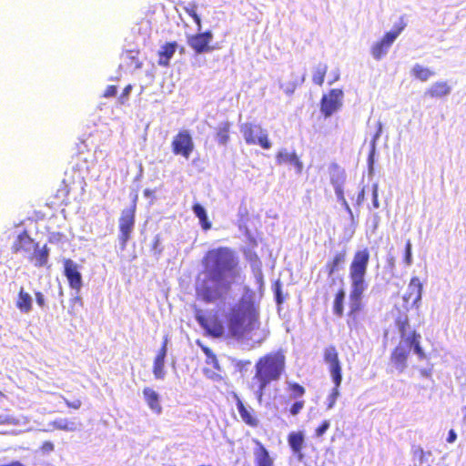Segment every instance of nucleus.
Listing matches in <instances>:
<instances>
[{
  "label": "nucleus",
  "instance_id": "36",
  "mask_svg": "<svg viewBox=\"0 0 466 466\" xmlns=\"http://www.w3.org/2000/svg\"><path fill=\"white\" fill-rule=\"evenodd\" d=\"M197 344L201 348L203 352L206 354L207 362L208 364H212L215 369L219 370L218 360L216 358V355L212 352V350L207 346H205L200 340H198Z\"/></svg>",
  "mask_w": 466,
  "mask_h": 466
},
{
  "label": "nucleus",
  "instance_id": "52",
  "mask_svg": "<svg viewBox=\"0 0 466 466\" xmlns=\"http://www.w3.org/2000/svg\"><path fill=\"white\" fill-rule=\"evenodd\" d=\"M456 440H457L456 432L454 431V430H450L448 438H447V442L453 443Z\"/></svg>",
  "mask_w": 466,
  "mask_h": 466
},
{
  "label": "nucleus",
  "instance_id": "56",
  "mask_svg": "<svg viewBox=\"0 0 466 466\" xmlns=\"http://www.w3.org/2000/svg\"><path fill=\"white\" fill-rule=\"evenodd\" d=\"M36 295V301L38 303L39 306H43L44 305V299H43V296L41 293H35Z\"/></svg>",
  "mask_w": 466,
  "mask_h": 466
},
{
  "label": "nucleus",
  "instance_id": "10",
  "mask_svg": "<svg viewBox=\"0 0 466 466\" xmlns=\"http://www.w3.org/2000/svg\"><path fill=\"white\" fill-rule=\"evenodd\" d=\"M194 148V141L189 131L182 129L174 136L171 142V149L175 156H181L188 159Z\"/></svg>",
  "mask_w": 466,
  "mask_h": 466
},
{
  "label": "nucleus",
  "instance_id": "14",
  "mask_svg": "<svg viewBox=\"0 0 466 466\" xmlns=\"http://www.w3.org/2000/svg\"><path fill=\"white\" fill-rule=\"evenodd\" d=\"M65 275L71 289L79 290L82 287V278L76 264L71 259L65 261Z\"/></svg>",
  "mask_w": 466,
  "mask_h": 466
},
{
  "label": "nucleus",
  "instance_id": "26",
  "mask_svg": "<svg viewBox=\"0 0 466 466\" xmlns=\"http://www.w3.org/2000/svg\"><path fill=\"white\" fill-rule=\"evenodd\" d=\"M53 427L57 430L74 432L81 429V423L76 420H70L66 418L55 420L52 423Z\"/></svg>",
  "mask_w": 466,
  "mask_h": 466
},
{
  "label": "nucleus",
  "instance_id": "15",
  "mask_svg": "<svg viewBox=\"0 0 466 466\" xmlns=\"http://www.w3.org/2000/svg\"><path fill=\"white\" fill-rule=\"evenodd\" d=\"M348 255L346 248L336 252L334 256L329 258L325 265V271L329 277H331L335 272L343 268Z\"/></svg>",
  "mask_w": 466,
  "mask_h": 466
},
{
  "label": "nucleus",
  "instance_id": "3",
  "mask_svg": "<svg viewBox=\"0 0 466 466\" xmlns=\"http://www.w3.org/2000/svg\"><path fill=\"white\" fill-rule=\"evenodd\" d=\"M284 367L285 357L279 352L268 354L257 362L256 373L249 383V389L259 403L262 402L267 385L279 379Z\"/></svg>",
  "mask_w": 466,
  "mask_h": 466
},
{
  "label": "nucleus",
  "instance_id": "50",
  "mask_svg": "<svg viewBox=\"0 0 466 466\" xmlns=\"http://www.w3.org/2000/svg\"><path fill=\"white\" fill-rule=\"evenodd\" d=\"M64 400L66 403L67 407L75 409V410H78L81 407V405H82V402H81L80 400H76L74 401H69V400L64 399Z\"/></svg>",
  "mask_w": 466,
  "mask_h": 466
},
{
  "label": "nucleus",
  "instance_id": "42",
  "mask_svg": "<svg viewBox=\"0 0 466 466\" xmlns=\"http://www.w3.org/2000/svg\"><path fill=\"white\" fill-rule=\"evenodd\" d=\"M409 288L410 291H421L423 283L418 277H413L410 282Z\"/></svg>",
  "mask_w": 466,
  "mask_h": 466
},
{
  "label": "nucleus",
  "instance_id": "9",
  "mask_svg": "<svg viewBox=\"0 0 466 466\" xmlns=\"http://www.w3.org/2000/svg\"><path fill=\"white\" fill-rule=\"evenodd\" d=\"M406 323V319L403 322L399 321V327L401 332L402 339L391 355V361L400 372H402L407 367V359L410 351V335L405 338L404 324Z\"/></svg>",
  "mask_w": 466,
  "mask_h": 466
},
{
  "label": "nucleus",
  "instance_id": "39",
  "mask_svg": "<svg viewBox=\"0 0 466 466\" xmlns=\"http://www.w3.org/2000/svg\"><path fill=\"white\" fill-rule=\"evenodd\" d=\"M289 390H290V398L291 399H298L299 397H302L305 393V389L300 386L298 383H291L289 382Z\"/></svg>",
  "mask_w": 466,
  "mask_h": 466
},
{
  "label": "nucleus",
  "instance_id": "19",
  "mask_svg": "<svg viewBox=\"0 0 466 466\" xmlns=\"http://www.w3.org/2000/svg\"><path fill=\"white\" fill-rule=\"evenodd\" d=\"M244 254L245 258L249 262L255 274L258 289H261L263 288V277L261 272L262 262L255 251L246 250Z\"/></svg>",
  "mask_w": 466,
  "mask_h": 466
},
{
  "label": "nucleus",
  "instance_id": "43",
  "mask_svg": "<svg viewBox=\"0 0 466 466\" xmlns=\"http://www.w3.org/2000/svg\"><path fill=\"white\" fill-rule=\"evenodd\" d=\"M420 295L421 293H408V297L404 296L403 299L405 301H408V303L411 301V306H415L416 308H418V303L421 299Z\"/></svg>",
  "mask_w": 466,
  "mask_h": 466
},
{
  "label": "nucleus",
  "instance_id": "35",
  "mask_svg": "<svg viewBox=\"0 0 466 466\" xmlns=\"http://www.w3.org/2000/svg\"><path fill=\"white\" fill-rule=\"evenodd\" d=\"M33 298L29 293H19L16 300L17 308L24 312H28L31 309Z\"/></svg>",
  "mask_w": 466,
  "mask_h": 466
},
{
  "label": "nucleus",
  "instance_id": "53",
  "mask_svg": "<svg viewBox=\"0 0 466 466\" xmlns=\"http://www.w3.org/2000/svg\"><path fill=\"white\" fill-rule=\"evenodd\" d=\"M373 206L374 208H379L377 185L373 186Z\"/></svg>",
  "mask_w": 466,
  "mask_h": 466
},
{
  "label": "nucleus",
  "instance_id": "8",
  "mask_svg": "<svg viewBox=\"0 0 466 466\" xmlns=\"http://www.w3.org/2000/svg\"><path fill=\"white\" fill-rule=\"evenodd\" d=\"M240 132L248 145H259L263 149H269L271 147L268 133L261 126L244 123L240 127Z\"/></svg>",
  "mask_w": 466,
  "mask_h": 466
},
{
  "label": "nucleus",
  "instance_id": "49",
  "mask_svg": "<svg viewBox=\"0 0 466 466\" xmlns=\"http://www.w3.org/2000/svg\"><path fill=\"white\" fill-rule=\"evenodd\" d=\"M419 372L421 377L423 378H431L432 374V365H431L428 368H421L419 369Z\"/></svg>",
  "mask_w": 466,
  "mask_h": 466
},
{
  "label": "nucleus",
  "instance_id": "32",
  "mask_svg": "<svg viewBox=\"0 0 466 466\" xmlns=\"http://www.w3.org/2000/svg\"><path fill=\"white\" fill-rule=\"evenodd\" d=\"M412 76L420 80V81H427L430 77L434 76V72L431 69L422 66L421 65L416 64L412 69H411Z\"/></svg>",
  "mask_w": 466,
  "mask_h": 466
},
{
  "label": "nucleus",
  "instance_id": "12",
  "mask_svg": "<svg viewBox=\"0 0 466 466\" xmlns=\"http://www.w3.org/2000/svg\"><path fill=\"white\" fill-rule=\"evenodd\" d=\"M324 360L328 365L334 385L339 387L342 381L341 364L339 360L338 351L334 346H329L325 349Z\"/></svg>",
  "mask_w": 466,
  "mask_h": 466
},
{
  "label": "nucleus",
  "instance_id": "33",
  "mask_svg": "<svg viewBox=\"0 0 466 466\" xmlns=\"http://www.w3.org/2000/svg\"><path fill=\"white\" fill-rule=\"evenodd\" d=\"M328 71V66L323 63H319L313 71L312 81L315 85L321 86L324 83L325 76Z\"/></svg>",
  "mask_w": 466,
  "mask_h": 466
},
{
  "label": "nucleus",
  "instance_id": "31",
  "mask_svg": "<svg viewBox=\"0 0 466 466\" xmlns=\"http://www.w3.org/2000/svg\"><path fill=\"white\" fill-rule=\"evenodd\" d=\"M192 209L195 215L198 218L201 228L206 231L210 229L212 224L208 220L206 209L198 203H195L192 207Z\"/></svg>",
  "mask_w": 466,
  "mask_h": 466
},
{
  "label": "nucleus",
  "instance_id": "2",
  "mask_svg": "<svg viewBox=\"0 0 466 466\" xmlns=\"http://www.w3.org/2000/svg\"><path fill=\"white\" fill-rule=\"evenodd\" d=\"M203 282L211 287H228L241 276L239 260L228 247L208 249L201 259Z\"/></svg>",
  "mask_w": 466,
  "mask_h": 466
},
{
  "label": "nucleus",
  "instance_id": "58",
  "mask_svg": "<svg viewBox=\"0 0 466 466\" xmlns=\"http://www.w3.org/2000/svg\"><path fill=\"white\" fill-rule=\"evenodd\" d=\"M276 287H277L276 288V292H279V284L278 283L276 284Z\"/></svg>",
  "mask_w": 466,
  "mask_h": 466
},
{
  "label": "nucleus",
  "instance_id": "34",
  "mask_svg": "<svg viewBox=\"0 0 466 466\" xmlns=\"http://www.w3.org/2000/svg\"><path fill=\"white\" fill-rule=\"evenodd\" d=\"M419 338L420 335H417L415 332H412L411 336H410V350L413 349V351L418 356V359L422 360L427 359V354L420 347Z\"/></svg>",
  "mask_w": 466,
  "mask_h": 466
},
{
  "label": "nucleus",
  "instance_id": "25",
  "mask_svg": "<svg viewBox=\"0 0 466 466\" xmlns=\"http://www.w3.org/2000/svg\"><path fill=\"white\" fill-rule=\"evenodd\" d=\"M451 92V87L447 82L439 81L431 85L425 92V95L431 98H441Z\"/></svg>",
  "mask_w": 466,
  "mask_h": 466
},
{
  "label": "nucleus",
  "instance_id": "27",
  "mask_svg": "<svg viewBox=\"0 0 466 466\" xmlns=\"http://www.w3.org/2000/svg\"><path fill=\"white\" fill-rule=\"evenodd\" d=\"M237 407L243 421L251 427L258 426V420L255 417L254 411L251 408H246L240 400H238Z\"/></svg>",
  "mask_w": 466,
  "mask_h": 466
},
{
  "label": "nucleus",
  "instance_id": "22",
  "mask_svg": "<svg viewBox=\"0 0 466 466\" xmlns=\"http://www.w3.org/2000/svg\"><path fill=\"white\" fill-rule=\"evenodd\" d=\"M288 442L293 453L298 455L299 460L301 461L304 457L301 452L305 442L304 433L302 431L290 432L288 437Z\"/></svg>",
  "mask_w": 466,
  "mask_h": 466
},
{
  "label": "nucleus",
  "instance_id": "4",
  "mask_svg": "<svg viewBox=\"0 0 466 466\" xmlns=\"http://www.w3.org/2000/svg\"><path fill=\"white\" fill-rule=\"evenodd\" d=\"M183 9L194 20L197 25V30L198 31L197 34L187 36V43L189 47L196 54L212 52L214 50V46L211 45L213 34L209 30L200 32L202 28V21L200 15L198 14V4L191 2L185 5Z\"/></svg>",
  "mask_w": 466,
  "mask_h": 466
},
{
  "label": "nucleus",
  "instance_id": "38",
  "mask_svg": "<svg viewBox=\"0 0 466 466\" xmlns=\"http://www.w3.org/2000/svg\"><path fill=\"white\" fill-rule=\"evenodd\" d=\"M138 50H128L127 52V57L130 60V66H133L135 69L142 67V62L138 59Z\"/></svg>",
  "mask_w": 466,
  "mask_h": 466
},
{
  "label": "nucleus",
  "instance_id": "5",
  "mask_svg": "<svg viewBox=\"0 0 466 466\" xmlns=\"http://www.w3.org/2000/svg\"><path fill=\"white\" fill-rule=\"evenodd\" d=\"M369 261L370 252L368 248H363L354 253L349 268L351 291L360 292L367 289L368 282L366 279V273Z\"/></svg>",
  "mask_w": 466,
  "mask_h": 466
},
{
  "label": "nucleus",
  "instance_id": "30",
  "mask_svg": "<svg viewBox=\"0 0 466 466\" xmlns=\"http://www.w3.org/2000/svg\"><path fill=\"white\" fill-rule=\"evenodd\" d=\"M34 253L30 256V260L35 261V265L36 267H43L47 263L49 250L46 246H44L42 248H33Z\"/></svg>",
  "mask_w": 466,
  "mask_h": 466
},
{
  "label": "nucleus",
  "instance_id": "41",
  "mask_svg": "<svg viewBox=\"0 0 466 466\" xmlns=\"http://www.w3.org/2000/svg\"><path fill=\"white\" fill-rule=\"evenodd\" d=\"M411 241L408 239L405 243V253H404V260L405 263L410 266L412 263V254H411Z\"/></svg>",
  "mask_w": 466,
  "mask_h": 466
},
{
  "label": "nucleus",
  "instance_id": "48",
  "mask_svg": "<svg viewBox=\"0 0 466 466\" xmlns=\"http://www.w3.org/2000/svg\"><path fill=\"white\" fill-rule=\"evenodd\" d=\"M329 425L330 424L329 420H324L323 423L316 430V435L318 437L322 436L329 428Z\"/></svg>",
  "mask_w": 466,
  "mask_h": 466
},
{
  "label": "nucleus",
  "instance_id": "55",
  "mask_svg": "<svg viewBox=\"0 0 466 466\" xmlns=\"http://www.w3.org/2000/svg\"><path fill=\"white\" fill-rule=\"evenodd\" d=\"M144 196L147 197V198H154L155 197V190L153 189H150V188H146L144 190Z\"/></svg>",
  "mask_w": 466,
  "mask_h": 466
},
{
  "label": "nucleus",
  "instance_id": "46",
  "mask_svg": "<svg viewBox=\"0 0 466 466\" xmlns=\"http://www.w3.org/2000/svg\"><path fill=\"white\" fill-rule=\"evenodd\" d=\"M305 402L303 400L296 401L290 408V413L293 416L298 415L304 408Z\"/></svg>",
  "mask_w": 466,
  "mask_h": 466
},
{
  "label": "nucleus",
  "instance_id": "24",
  "mask_svg": "<svg viewBox=\"0 0 466 466\" xmlns=\"http://www.w3.org/2000/svg\"><path fill=\"white\" fill-rule=\"evenodd\" d=\"M253 454L256 466H273V460L270 458L266 448L259 441H256Z\"/></svg>",
  "mask_w": 466,
  "mask_h": 466
},
{
  "label": "nucleus",
  "instance_id": "54",
  "mask_svg": "<svg viewBox=\"0 0 466 466\" xmlns=\"http://www.w3.org/2000/svg\"><path fill=\"white\" fill-rule=\"evenodd\" d=\"M288 295V293H280V292H278L276 293V301L278 304H280L282 303V301L284 300V299L286 298V296Z\"/></svg>",
  "mask_w": 466,
  "mask_h": 466
},
{
  "label": "nucleus",
  "instance_id": "45",
  "mask_svg": "<svg viewBox=\"0 0 466 466\" xmlns=\"http://www.w3.org/2000/svg\"><path fill=\"white\" fill-rule=\"evenodd\" d=\"M132 88H133V86L130 84L125 86L121 95L118 97L119 104H121V105L126 104V102L128 100V96L130 95Z\"/></svg>",
  "mask_w": 466,
  "mask_h": 466
},
{
  "label": "nucleus",
  "instance_id": "51",
  "mask_svg": "<svg viewBox=\"0 0 466 466\" xmlns=\"http://www.w3.org/2000/svg\"><path fill=\"white\" fill-rule=\"evenodd\" d=\"M365 199V189L364 187L361 188V190L359 192L356 199V203L358 206H360Z\"/></svg>",
  "mask_w": 466,
  "mask_h": 466
},
{
  "label": "nucleus",
  "instance_id": "6",
  "mask_svg": "<svg viewBox=\"0 0 466 466\" xmlns=\"http://www.w3.org/2000/svg\"><path fill=\"white\" fill-rule=\"evenodd\" d=\"M137 201V195H135L132 205L128 208L123 209L119 218V241L122 248H126L131 238V233L135 226Z\"/></svg>",
  "mask_w": 466,
  "mask_h": 466
},
{
  "label": "nucleus",
  "instance_id": "21",
  "mask_svg": "<svg viewBox=\"0 0 466 466\" xmlns=\"http://www.w3.org/2000/svg\"><path fill=\"white\" fill-rule=\"evenodd\" d=\"M277 163L279 165L289 163L294 166L296 172L300 174L303 170V163L296 152L289 153L286 150L279 151L276 155Z\"/></svg>",
  "mask_w": 466,
  "mask_h": 466
},
{
  "label": "nucleus",
  "instance_id": "7",
  "mask_svg": "<svg viewBox=\"0 0 466 466\" xmlns=\"http://www.w3.org/2000/svg\"><path fill=\"white\" fill-rule=\"evenodd\" d=\"M406 27V23L401 17L392 30L385 33L383 37L377 41L371 47V55L376 60H380L388 53L390 47Z\"/></svg>",
  "mask_w": 466,
  "mask_h": 466
},
{
  "label": "nucleus",
  "instance_id": "29",
  "mask_svg": "<svg viewBox=\"0 0 466 466\" xmlns=\"http://www.w3.org/2000/svg\"><path fill=\"white\" fill-rule=\"evenodd\" d=\"M304 80L303 75H296L292 77V80H285L280 83V87L287 95H292L295 89L303 84Z\"/></svg>",
  "mask_w": 466,
  "mask_h": 466
},
{
  "label": "nucleus",
  "instance_id": "44",
  "mask_svg": "<svg viewBox=\"0 0 466 466\" xmlns=\"http://www.w3.org/2000/svg\"><path fill=\"white\" fill-rule=\"evenodd\" d=\"M339 387H337L335 385V387L333 388L332 390V392L330 393V395L329 396V404H328V410H331L335 403H336V400L339 395Z\"/></svg>",
  "mask_w": 466,
  "mask_h": 466
},
{
  "label": "nucleus",
  "instance_id": "37",
  "mask_svg": "<svg viewBox=\"0 0 466 466\" xmlns=\"http://www.w3.org/2000/svg\"><path fill=\"white\" fill-rule=\"evenodd\" d=\"M360 294L361 293H350L349 307L350 309V314H353L360 309L361 305Z\"/></svg>",
  "mask_w": 466,
  "mask_h": 466
},
{
  "label": "nucleus",
  "instance_id": "17",
  "mask_svg": "<svg viewBox=\"0 0 466 466\" xmlns=\"http://www.w3.org/2000/svg\"><path fill=\"white\" fill-rule=\"evenodd\" d=\"M177 48V43L176 41L167 42L161 46L157 52V64L163 67H168L170 66V59L175 55Z\"/></svg>",
  "mask_w": 466,
  "mask_h": 466
},
{
  "label": "nucleus",
  "instance_id": "20",
  "mask_svg": "<svg viewBox=\"0 0 466 466\" xmlns=\"http://www.w3.org/2000/svg\"><path fill=\"white\" fill-rule=\"evenodd\" d=\"M232 124L228 121L220 122L217 127H214L213 137L218 145L227 146L230 140V130Z\"/></svg>",
  "mask_w": 466,
  "mask_h": 466
},
{
  "label": "nucleus",
  "instance_id": "28",
  "mask_svg": "<svg viewBox=\"0 0 466 466\" xmlns=\"http://www.w3.org/2000/svg\"><path fill=\"white\" fill-rule=\"evenodd\" d=\"M29 424V419L26 416L14 417L10 414H0V426L12 425L25 427Z\"/></svg>",
  "mask_w": 466,
  "mask_h": 466
},
{
  "label": "nucleus",
  "instance_id": "1",
  "mask_svg": "<svg viewBox=\"0 0 466 466\" xmlns=\"http://www.w3.org/2000/svg\"><path fill=\"white\" fill-rule=\"evenodd\" d=\"M228 293H198L199 299L218 305V310L205 315L196 311V319L213 338L233 339L240 343L254 346L265 338L260 329L259 312L252 293H245L237 303H232Z\"/></svg>",
  "mask_w": 466,
  "mask_h": 466
},
{
  "label": "nucleus",
  "instance_id": "47",
  "mask_svg": "<svg viewBox=\"0 0 466 466\" xmlns=\"http://www.w3.org/2000/svg\"><path fill=\"white\" fill-rule=\"evenodd\" d=\"M117 93V86L115 85L107 86L106 88L104 91L103 96L104 97H113Z\"/></svg>",
  "mask_w": 466,
  "mask_h": 466
},
{
  "label": "nucleus",
  "instance_id": "16",
  "mask_svg": "<svg viewBox=\"0 0 466 466\" xmlns=\"http://www.w3.org/2000/svg\"><path fill=\"white\" fill-rule=\"evenodd\" d=\"M167 337H165L163 345L154 360L153 374L157 380H163L166 376L165 359L167 355Z\"/></svg>",
  "mask_w": 466,
  "mask_h": 466
},
{
  "label": "nucleus",
  "instance_id": "18",
  "mask_svg": "<svg viewBox=\"0 0 466 466\" xmlns=\"http://www.w3.org/2000/svg\"><path fill=\"white\" fill-rule=\"evenodd\" d=\"M330 168L333 169L334 172L336 173V175L331 177V183L335 187L336 195L338 198L345 204L347 208L350 209L344 198V193L342 189V184L344 183L345 180V172L337 164H332Z\"/></svg>",
  "mask_w": 466,
  "mask_h": 466
},
{
  "label": "nucleus",
  "instance_id": "23",
  "mask_svg": "<svg viewBox=\"0 0 466 466\" xmlns=\"http://www.w3.org/2000/svg\"><path fill=\"white\" fill-rule=\"evenodd\" d=\"M143 396L149 409L157 413L160 414L162 407L159 401V394L150 387H146L143 390Z\"/></svg>",
  "mask_w": 466,
  "mask_h": 466
},
{
  "label": "nucleus",
  "instance_id": "40",
  "mask_svg": "<svg viewBox=\"0 0 466 466\" xmlns=\"http://www.w3.org/2000/svg\"><path fill=\"white\" fill-rule=\"evenodd\" d=\"M345 299V293H337L334 300V312L341 316L343 313V301Z\"/></svg>",
  "mask_w": 466,
  "mask_h": 466
},
{
  "label": "nucleus",
  "instance_id": "13",
  "mask_svg": "<svg viewBox=\"0 0 466 466\" xmlns=\"http://www.w3.org/2000/svg\"><path fill=\"white\" fill-rule=\"evenodd\" d=\"M38 243L29 236L26 230L22 231L12 244L11 250L13 253L30 252L32 248H37Z\"/></svg>",
  "mask_w": 466,
  "mask_h": 466
},
{
  "label": "nucleus",
  "instance_id": "11",
  "mask_svg": "<svg viewBox=\"0 0 466 466\" xmlns=\"http://www.w3.org/2000/svg\"><path fill=\"white\" fill-rule=\"evenodd\" d=\"M343 91L340 88L330 89L320 99L319 106L325 118L331 116L343 105Z\"/></svg>",
  "mask_w": 466,
  "mask_h": 466
},
{
  "label": "nucleus",
  "instance_id": "57",
  "mask_svg": "<svg viewBox=\"0 0 466 466\" xmlns=\"http://www.w3.org/2000/svg\"><path fill=\"white\" fill-rule=\"evenodd\" d=\"M6 399V396L5 393L0 391V404Z\"/></svg>",
  "mask_w": 466,
  "mask_h": 466
}]
</instances>
